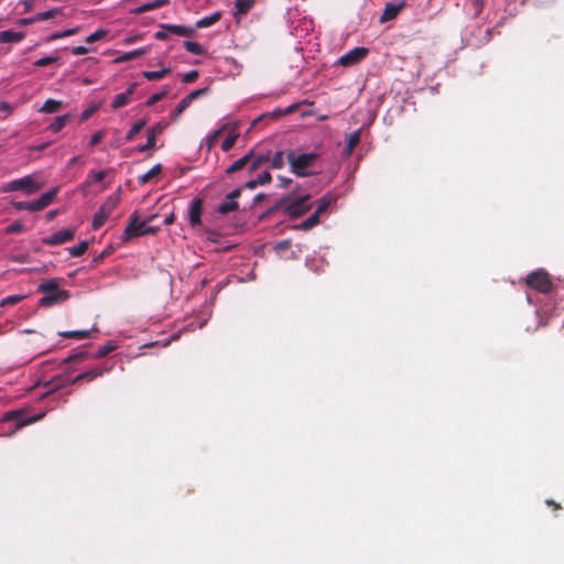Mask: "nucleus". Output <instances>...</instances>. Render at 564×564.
Segmentation results:
<instances>
[{"label":"nucleus","instance_id":"obj_51","mask_svg":"<svg viewBox=\"0 0 564 564\" xmlns=\"http://www.w3.org/2000/svg\"><path fill=\"white\" fill-rule=\"evenodd\" d=\"M25 227L22 223L15 221L9 225L6 229L7 234H19L24 231Z\"/></svg>","mask_w":564,"mask_h":564},{"label":"nucleus","instance_id":"obj_54","mask_svg":"<svg viewBox=\"0 0 564 564\" xmlns=\"http://www.w3.org/2000/svg\"><path fill=\"white\" fill-rule=\"evenodd\" d=\"M21 299L22 297L18 296V295L7 296L1 300L0 306L14 305V304L19 303L21 301Z\"/></svg>","mask_w":564,"mask_h":564},{"label":"nucleus","instance_id":"obj_39","mask_svg":"<svg viewBox=\"0 0 564 564\" xmlns=\"http://www.w3.org/2000/svg\"><path fill=\"white\" fill-rule=\"evenodd\" d=\"M267 161H269V155H259L257 158L253 156L248 164L249 171L254 172Z\"/></svg>","mask_w":564,"mask_h":564},{"label":"nucleus","instance_id":"obj_43","mask_svg":"<svg viewBox=\"0 0 564 564\" xmlns=\"http://www.w3.org/2000/svg\"><path fill=\"white\" fill-rule=\"evenodd\" d=\"M167 127L166 122L160 121L152 126L150 129L147 130V134L153 135L155 139L158 135L162 134L165 128Z\"/></svg>","mask_w":564,"mask_h":564},{"label":"nucleus","instance_id":"obj_12","mask_svg":"<svg viewBox=\"0 0 564 564\" xmlns=\"http://www.w3.org/2000/svg\"><path fill=\"white\" fill-rule=\"evenodd\" d=\"M404 7H405L404 1H401L399 3H394V2L387 3L383 9V13L380 17V22L384 23V22L395 19Z\"/></svg>","mask_w":564,"mask_h":564},{"label":"nucleus","instance_id":"obj_17","mask_svg":"<svg viewBox=\"0 0 564 564\" xmlns=\"http://www.w3.org/2000/svg\"><path fill=\"white\" fill-rule=\"evenodd\" d=\"M161 29L169 31L178 36H192L194 34V29L189 26L175 25V24H160Z\"/></svg>","mask_w":564,"mask_h":564},{"label":"nucleus","instance_id":"obj_44","mask_svg":"<svg viewBox=\"0 0 564 564\" xmlns=\"http://www.w3.org/2000/svg\"><path fill=\"white\" fill-rule=\"evenodd\" d=\"M239 134L238 133H232L230 134L229 137H227L225 139V141L221 143V150L224 152H228L230 149H232V147L235 145L237 139H238Z\"/></svg>","mask_w":564,"mask_h":564},{"label":"nucleus","instance_id":"obj_49","mask_svg":"<svg viewBox=\"0 0 564 564\" xmlns=\"http://www.w3.org/2000/svg\"><path fill=\"white\" fill-rule=\"evenodd\" d=\"M169 93V88H165L164 90H162L161 93H158V94H154L152 95L148 100H147V106H153L155 105L158 101L162 100Z\"/></svg>","mask_w":564,"mask_h":564},{"label":"nucleus","instance_id":"obj_19","mask_svg":"<svg viewBox=\"0 0 564 564\" xmlns=\"http://www.w3.org/2000/svg\"><path fill=\"white\" fill-rule=\"evenodd\" d=\"M149 52V48L148 47H142V48H137L134 51H131V52H127L120 56H118L115 62L116 63H124V62H129V61H132L139 56H142L144 54H147Z\"/></svg>","mask_w":564,"mask_h":564},{"label":"nucleus","instance_id":"obj_18","mask_svg":"<svg viewBox=\"0 0 564 564\" xmlns=\"http://www.w3.org/2000/svg\"><path fill=\"white\" fill-rule=\"evenodd\" d=\"M57 194V188H53L44 193L39 199L35 200L39 212L51 205Z\"/></svg>","mask_w":564,"mask_h":564},{"label":"nucleus","instance_id":"obj_13","mask_svg":"<svg viewBox=\"0 0 564 564\" xmlns=\"http://www.w3.org/2000/svg\"><path fill=\"white\" fill-rule=\"evenodd\" d=\"M137 86H138L137 83H132L124 93H120V94L116 95L111 102V108L118 109V108L124 107L128 104H130L131 96L134 93Z\"/></svg>","mask_w":564,"mask_h":564},{"label":"nucleus","instance_id":"obj_55","mask_svg":"<svg viewBox=\"0 0 564 564\" xmlns=\"http://www.w3.org/2000/svg\"><path fill=\"white\" fill-rule=\"evenodd\" d=\"M226 127H221L218 130L214 131L208 138V149H212L217 140V138L223 133Z\"/></svg>","mask_w":564,"mask_h":564},{"label":"nucleus","instance_id":"obj_2","mask_svg":"<svg viewBox=\"0 0 564 564\" xmlns=\"http://www.w3.org/2000/svg\"><path fill=\"white\" fill-rule=\"evenodd\" d=\"M318 156L319 155L316 152L297 154L295 151H290L286 154L291 172L299 177H305L314 174L310 169L316 162Z\"/></svg>","mask_w":564,"mask_h":564},{"label":"nucleus","instance_id":"obj_29","mask_svg":"<svg viewBox=\"0 0 564 564\" xmlns=\"http://www.w3.org/2000/svg\"><path fill=\"white\" fill-rule=\"evenodd\" d=\"M59 13H61V9L54 8V9H51L48 11L36 13L34 17H32V20L33 21H37V22L39 21H46L48 19L55 18Z\"/></svg>","mask_w":564,"mask_h":564},{"label":"nucleus","instance_id":"obj_27","mask_svg":"<svg viewBox=\"0 0 564 564\" xmlns=\"http://www.w3.org/2000/svg\"><path fill=\"white\" fill-rule=\"evenodd\" d=\"M170 73H171V68L166 67V68H162L161 70H145V72H143V76L148 80H158V79L165 77Z\"/></svg>","mask_w":564,"mask_h":564},{"label":"nucleus","instance_id":"obj_47","mask_svg":"<svg viewBox=\"0 0 564 564\" xmlns=\"http://www.w3.org/2000/svg\"><path fill=\"white\" fill-rule=\"evenodd\" d=\"M115 348H116L115 345H112L111 343H108V344H106V345H104V346L98 348L95 357L96 358H102V357L107 356L108 354H110L111 351H113Z\"/></svg>","mask_w":564,"mask_h":564},{"label":"nucleus","instance_id":"obj_30","mask_svg":"<svg viewBox=\"0 0 564 564\" xmlns=\"http://www.w3.org/2000/svg\"><path fill=\"white\" fill-rule=\"evenodd\" d=\"M119 203L118 196H110L100 207V209L106 213L108 216L117 208Z\"/></svg>","mask_w":564,"mask_h":564},{"label":"nucleus","instance_id":"obj_20","mask_svg":"<svg viewBox=\"0 0 564 564\" xmlns=\"http://www.w3.org/2000/svg\"><path fill=\"white\" fill-rule=\"evenodd\" d=\"M220 18H221V13L219 11H217L208 17H204V18L199 19L195 25L198 29L208 28V26H212L215 23H217L220 20Z\"/></svg>","mask_w":564,"mask_h":564},{"label":"nucleus","instance_id":"obj_14","mask_svg":"<svg viewBox=\"0 0 564 564\" xmlns=\"http://www.w3.org/2000/svg\"><path fill=\"white\" fill-rule=\"evenodd\" d=\"M76 382L73 381V378H70L68 375H59V376H56L54 378H52L46 384L45 387L50 390V391H55V390H58L63 387H66V386H69V384H75Z\"/></svg>","mask_w":564,"mask_h":564},{"label":"nucleus","instance_id":"obj_26","mask_svg":"<svg viewBox=\"0 0 564 564\" xmlns=\"http://www.w3.org/2000/svg\"><path fill=\"white\" fill-rule=\"evenodd\" d=\"M333 202H334V197L330 194H327V195L323 196L318 200V206H317V208H316V210L314 213L317 216H321L324 212H326L328 209V207L330 206V204Z\"/></svg>","mask_w":564,"mask_h":564},{"label":"nucleus","instance_id":"obj_50","mask_svg":"<svg viewBox=\"0 0 564 564\" xmlns=\"http://www.w3.org/2000/svg\"><path fill=\"white\" fill-rule=\"evenodd\" d=\"M170 3V0H155L153 2H149L144 4L145 12L159 9Z\"/></svg>","mask_w":564,"mask_h":564},{"label":"nucleus","instance_id":"obj_22","mask_svg":"<svg viewBox=\"0 0 564 564\" xmlns=\"http://www.w3.org/2000/svg\"><path fill=\"white\" fill-rule=\"evenodd\" d=\"M161 172H162V165L161 164H156L151 170H149L147 173L140 175L138 177V181L142 185L148 184L149 182H151V180L153 177H155L159 174H161Z\"/></svg>","mask_w":564,"mask_h":564},{"label":"nucleus","instance_id":"obj_9","mask_svg":"<svg viewBox=\"0 0 564 564\" xmlns=\"http://www.w3.org/2000/svg\"><path fill=\"white\" fill-rule=\"evenodd\" d=\"M21 412L20 411H9L7 413H4V415L2 416V421L3 422H9V421H17V424H15V429L19 430L25 425H29L31 423H34L39 420H41L44 414H40V415H36V416H32V417H28V419H23L21 417Z\"/></svg>","mask_w":564,"mask_h":564},{"label":"nucleus","instance_id":"obj_8","mask_svg":"<svg viewBox=\"0 0 564 564\" xmlns=\"http://www.w3.org/2000/svg\"><path fill=\"white\" fill-rule=\"evenodd\" d=\"M74 237H75L74 229H63L57 232H54L50 237L44 238L43 242L46 246H58V245H62V243L73 240Z\"/></svg>","mask_w":564,"mask_h":564},{"label":"nucleus","instance_id":"obj_1","mask_svg":"<svg viewBox=\"0 0 564 564\" xmlns=\"http://www.w3.org/2000/svg\"><path fill=\"white\" fill-rule=\"evenodd\" d=\"M39 291L43 293V296L39 300V304L44 307L63 303L70 296L68 291L59 289L58 282L55 279L41 283Z\"/></svg>","mask_w":564,"mask_h":564},{"label":"nucleus","instance_id":"obj_4","mask_svg":"<svg viewBox=\"0 0 564 564\" xmlns=\"http://www.w3.org/2000/svg\"><path fill=\"white\" fill-rule=\"evenodd\" d=\"M160 229V226L147 225V221H140L137 212L130 216L129 225L124 230L126 239H131L140 236L155 234Z\"/></svg>","mask_w":564,"mask_h":564},{"label":"nucleus","instance_id":"obj_64","mask_svg":"<svg viewBox=\"0 0 564 564\" xmlns=\"http://www.w3.org/2000/svg\"><path fill=\"white\" fill-rule=\"evenodd\" d=\"M545 502L549 507L552 508L553 511H557V510L562 509V506L552 499H547Z\"/></svg>","mask_w":564,"mask_h":564},{"label":"nucleus","instance_id":"obj_32","mask_svg":"<svg viewBox=\"0 0 564 564\" xmlns=\"http://www.w3.org/2000/svg\"><path fill=\"white\" fill-rule=\"evenodd\" d=\"M61 336L66 338H74L77 340L88 338L90 336V330H72V332H63L59 333Z\"/></svg>","mask_w":564,"mask_h":564},{"label":"nucleus","instance_id":"obj_60","mask_svg":"<svg viewBox=\"0 0 564 564\" xmlns=\"http://www.w3.org/2000/svg\"><path fill=\"white\" fill-rule=\"evenodd\" d=\"M167 32L166 30L164 29H161L160 31H158L155 34H154V37L156 40H160V41H165L169 39V35H167Z\"/></svg>","mask_w":564,"mask_h":564},{"label":"nucleus","instance_id":"obj_36","mask_svg":"<svg viewBox=\"0 0 564 564\" xmlns=\"http://www.w3.org/2000/svg\"><path fill=\"white\" fill-rule=\"evenodd\" d=\"M285 154L283 151H276L271 159L272 169H282L285 165Z\"/></svg>","mask_w":564,"mask_h":564},{"label":"nucleus","instance_id":"obj_57","mask_svg":"<svg viewBox=\"0 0 564 564\" xmlns=\"http://www.w3.org/2000/svg\"><path fill=\"white\" fill-rule=\"evenodd\" d=\"M257 183L260 185H264V184H268L271 182L272 177H271V174L270 172L268 171H264L263 173H261L257 178Z\"/></svg>","mask_w":564,"mask_h":564},{"label":"nucleus","instance_id":"obj_15","mask_svg":"<svg viewBox=\"0 0 564 564\" xmlns=\"http://www.w3.org/2000/svg\"><path fill=\"white\" fill-rule=\"evenodd\" d=\"M253 158V151H249L246 155L235 161L227 170L226 174L230 175L245 169Z\"/></svg>","mask_w":564,"mask_h":564},{"label":"nucleus","instance_id":"obj_42","mask_svg":"<svg viewBox=\"0 0 564 564\" xmlns=\"http://www.w3.org/2000/svg\"><path fill=\"white\" fill-rule=\"evenodd\" d=\"M155 147H156V139L151 134H147V143L138 145L137 151L138 152H147L149 150H153Z\"/></svg>","mask_w":564,"mask_h":564},{"label":"nucleus","instance_id":"obj_45","mask_svg":"<svg viewBox=\"0 0 564 564\" xmlns=\"http://www.w3.org/2000/svg\"><path fill=\"white\" fill-rule=\"evenodd\" d=\"M107 35V31L99 29L96 32L91 33L89 36L86 37L85 42L87 44L95 43L101 39H104Z\"/></svg>","mask_w":564,"mask_h":564},{"label":"nucleus","instance_id":"obj_37","mask_svg":"<svg viewBox=\"0 0 564 564\" xmlns=\"http://www.w3.org/2000/svg\"><path fill=\"white\" fill-rule=\"evenodd\" d=\"M239 208V205L236 200L224 202L219 205L218 212L223 215H226L230 212H235Z\"/></svg>","mask_w":564,"mask_h":564},{"label":"nucleus","instance_id":"obj_21","mask_svg":"<svg viewBox=\"0 0 564 564\" xmlns=\"http://www.w3.org/2000/svg\"><path fill=\"white\" fill-rule=\"evenodd\" d=\"M23 39V33L13 31L0 32V43H17Z\"/></svg>","mask_w":564,"mask_h":564},{"label":"nucleus","instance_id":"obj_40","mask_svg":"<svg viewBox=\"0 0 564 564\" xmlns=\"http://www.w3.org/2000/svg\"><path fill=\"white\" fill-rule=\"evenodd\" d=\"M267 161H269V155H259L257 158L253 156L248 164L249 171L254 172Z\"/></svg>","mask_w":564,"mask_h":564},{"label":"nucleus","instance_id":"obj_56","mask_svg":"<svg viewBox=\"0 0 564 564\" xmlns=\"http://www.w3.org/2000/svg\"><path fill=\"white\" fill-rule=\"evenodd\" d=\"M198 76H199V74L197 70H191L183 76L182 82L189 84V83L195 82L198 78Z\"/></svg>","mask_w":564,"mask_h":564},{"label":"nucleus","instance_id":"obj_23","mask_svg":"<svg viewBox=\"0 0 564 564\" xmlns=\"http://www.w3.org/2000/svg\"><path fill=\"white\" fill-rule=\"evenodd\" d=\"M70 120V115H63L55 117L54 121L50 124L52 132H59Z\"/></svg>","mask_w":564,"mask_h":564},{"label":"nucleus","instance_id":"obj_11","mask_svg":"<svg viewBox=\"0 0 564 564\" xmlns=\"http://www.w3.org/2000/svg\"><path fill=\"white\" fill-rule=\"evenodd\" d=\"M202 213H203V200L200 198L193 199L188 206V219H189V224L193 227L200 225Z\"/></svg>","mask_w":564,"mask_h":564},{"label":"nucleus","instance_id":"obj_38","mask_svg":"<svg viewBox=\"0 0 564 564\" xmlns=\"http://www.w3.org/2000/svg\"><path fill=\"white\" fill-rule=\"evenodd\" d=\"M18 210H29L31 213L39 212L35 200L33 202H15L13 204Z\"/></svg>","mask_w":564,"mask_h":564},{"label":"nucleus","instance_id":"obj_61","mask_svg":"<svg viewBox=\"0 0 564 564\" xmlns=\"http://www.w3.org/2000/svg\"><path fill=\"white\" fill-rule=\"evenodd\" d=\"M282 116H284L283 110L282 109H275L274 111L269 112V113L264 115L263 117H270L272 119H279Z\"/></svg>","mask_w":564,"mask_h":564},{"label":"nucleus","instance_id":"obj_7","mask_svg":"<svg viewBox=\"0 0 564 564\" xmlns=\"http://www.w3.org/2000/svg\"><path fill=\"white\" fill-rule=\"evenodd\" d=\"M368 55V50L366 47H355L350 50L348 53L343 55L338 63L341 66H351L354 64L359 63Z\"/></svg>","mask_w":564,"mask_h":564},{"label":"nucleus","instance_id":"obj_3","mask_svg":"<svg viewBox=\"0 0 564 564\" xmlns=\"http://www.w3.org/2000/svg\"><path fill=\"white\" fill-rule=\"evenodd\" d=\"M310 195H303L297 198H292L291 196H286L281 198L270 212H273L278 208H283L284 213L290 216V218H297L308 212L312 207L310 203Z\"/></svg>","mask_w":564,"mask_h":564},{"label":"nucleus","instance_id":"obj_52","mask_svg":"<svg viewBox=\"0 0 564 564\" xmlns=\"http://www.w3.org/2000/svg\"><path fill=\"white\" fill-rule=\"evenodd\" d=\"M107 176V173L105 171L99 172H90L88 175V180L90 182L99 183L102 182Z\"/></svg>","mask_w":564,"mask_h":564},{"label":"nucleus","instance_id":"obj_10","mask_svg":"<svg viewBox=\"0 0 564 564\" xmlns=\"http://www.w3.org/2000/svg\"><path fill=\"white\" fill-rule=\"evenodd\" d=\"M110 371V368L108 367H105V366H97L88 371H85V372H82L79 373L78 376H76L75 378H73V381L78 383L83 380L87 381V382H90V381H94L95 379L99 378V377H102L105 373L109 372Z\"/></svg>","mask_w":564,"mask_h":564},{"label":"nucleus","instance_id":"obj_53","mask_svg":"<svg viewBox=\"0 0 564 564\" xmlns=\"http://www.w3.org/2000/svg\"><path fill=\"white\" fill-rule=\"evenodd\" d=\"M87 357H88V352L87 351H80L78 354H74V355L68 356L67 358H65L63 360V362L64 364H69V362H73V361L83 360V359H85Z\"/></svg>","mask_w":564,"mask_h":564},{"label":"nucleus","instance_id":"obj_28","mask_svg":"<svg viewBox=\"0 0 564 564\" xmlns=\"http://www.w3.org/2000/svg\"><path fill=\"white\" fill-rule=\"evenodd\" d=\"M319 223V216H317L315 213L312 214L306 220L302 221L300 225L295 226L296 229L300 230H308Z\"/></svg>","mask_w":564,"mask_h":564},{"label":"nucleus","instance_id":"obj_63","mask_svg":"<svg viewBox=\"0 0 564 564\" xmlns=\"http://www.w3.org/2000/svg\"><path fill=\"white\" fill-rule=\"evenodd\" d=\"M241 195V189L236 188L227 195L228 200H236Z\"/></svg>","mask_w":564,"mask_h":564},{"label":"nucleus","instance_id":"obj_62","mask_svg":"<svg viewBox=\"0 0 564 564\" xmlns=\"http://www.w3.org/2000/svg\"><path fill=\"white\" fill-rule=\"evenodd\" d=\"M96 111V108L95 107H90L86 110H84L82 112V116H80V119L82 120H87L88 118H90L93 116V113Z\"/></svg>","mask_w":564,"mask_h":564},{"label":"nucleus","instance_id":"obj_34","mask_svg":"<svg viewBox=\"0 0 564 564\" xmlns=\"http://www.w3.org/2000/svg\"><path fill=\"white\" fill-rule=\"evenodd\" d=\"M89 242L87 240L80 241L77 246L69 248V254L72 257H80L88 249Z\"/></svg>","mask_w":564,"mask_h":564},{"label":"nucleus","instance_id":"obj_5","mask_svg":"<svg viewBox=\"0 0 564 564\" xmlns=\"http://www.w3.org/2000/svg\"><path fill=\"white\" fill-rule=\"evenodd\" d=\"M525 283L529 288L547 294L553 290V282L550 274L544 270H536L527 275Z\"/></svg>","mask_w":564,"mask_h":564},{"label":"nucleus","instance_id":"obj_48","mask_svg":"<svg viewBox=\"0 0 564 564\" xmlns=\"http://www.w3.org/2000/svg\"><path fill=\"white\" fill-rule=\"evenodd\" d=\"M208 91V88H199V89H195L193 90L192 93H189L187 96H185L184 98L189 102L192 104L195 99L206 95Z\"/></svg>","mask_w":564,"mask_h":564},{"label":"nucleus","instance_id":"obj_16","mask_svg":"<svg viewBox=\"0 0 564 564\" xmlns=\"http://www.w3.org/2000/svg\"><path fill=\"white\" fill-rule=\"evenodd\" d=\"M360 139H361V130L360 129L355 130L347 137V144L344 150L345 156H350L354 153L355 148L360 143Z\"/></svg>","mask_w":564,"mask_h":564},{"label":"nucleus","instance_id":"obj_59","mask_svg":"<svg viewBox=\"0 0 564 564\" xmlns=\"http://www.w3.org/2000/svg\"><path fill=\"white\" fill-rule=\"evenodd\" d=\"M88 52H89V50H88L86 46H82V45H80V46H74V47L72 48V53H73L74 55H85V54H87Z\"/></svg>","mask_w":564,"mask_h":564},{"label":"nucleus","instance_id":"obj_24","mask_svg":"<svg viewBox=\"0 0 564 564\" xmlns=\"http://www.w3.org/2000/svg\"><path fill=\"white\" fill-rule=\"evenodd\" d=\"M62 106L63 104L59 100L47 99L41 107L40 111L44 113H54L57 112Z\"/></svg>","mask_w":564,"mask_h":564},{"label":"nucleus","instance_id":"obj_46","mask_svg":"<svg viewBox=\"0 0 564 564\" xmlns=\"http://www.w3.org/2000/svg\"><path fill=\"white\" fill-rule=\"evenodd\" d=\"M57 59H58L57 55L45 56V57L36 59L34 62V65L37 66V67H45V66H48V65L57 62Z\"/></svg>","mask_w":564,"mask_h":564},{"label":"nucleus","instance_id":"obj_31","mask_svg":"<svg viewBox=\"0 0 564 564\" xmlns=\"http://www.w3.org/2000/svg\"><path fill=\"white\" fill-rule=\"evenodd\" d=\"M254 0H236V17L246 14L253 6Z\"/></svg>","mask_w":564,"mask_h":564},{"label":"nucleus","instance_id":"obj_35","mask_svg":"<svg viewBox=\"0 0 564 564\" xmlns=\"http://www.w3.org/2000/svg\"><path fill=\"white\" fill-rule=\"evenodd\" d=\"M191 106V104L185 99L183 98L176 106V108L174 109V111L171 113V118L172 120H177L180 118V116Z\"/></svg>","mask_w":564,"mask_h":564},{"label":"nucleus","instance_id":"obj_41","mask_svg":"<svg viewBox=\"0 0 564 564\" xmlns=\"http://www.w3.org/2000/svg\"><path fill=\"white\" fill-rule=\"evenodd\" d=\"M184 47L187 52L193 53L195 55H200L204 53L203 46L197 42L185 41Z\"/></svg>","mask_w":564,"mask_h":564},{"label":"nucleus","instance_id":"obj_58","mask_svg":"<svg viewBox=\"0 0 564 564\" xmlns=\"http://www.w3.org/2000/svg\"><path fill=\"white\" fill-rule=\"evenodd\" d=\"M104 137H105V132L104 131L96 132L95 134L91 135L90 141H89V145L90 147L97 145L102 140Z\"/></svg>","mask_w":564,"mask_h":564},{"label":"nucleus","instance_id":"obj_6","mask_svg":"<svg viewBox=\"0 0 564 564\" xmlns=\"http://www.w3.org/2000/svg\"><path fill=\"white\" fill-rule=\"evenodd\" d=\"M41 188L39 184L35 183L34 178L31 175H26L22 178L14 180L6 184L2 192H15V191H25L28 194H33Z\"/></svg>","mask_w":564,"mask_h":564},{"label":"nucleus","instance_id":"obj_33","mask_svg":"<svg viewBox=\"0 0 564 564\" xmlns=\"http://www.w3.org/2000/svg\"><path fill=\"white\" fill-rule=\"evenodd\" d=\"M108 217L109 216L99 208V210L95 214V216L93 218V224H91L93 229L97 230L101 226H104V224L106 223Z\"/></svg>","mask_w":564,"mask_h":564},{"label":"nucleus","instance_id":"obj_25","mask_svg":"<svg viewBox=\"0 0 564 564\" xmlns=\"http://www.w3.org/2000/svg\"><path fill=\"white\" fill-rule=\"evenodd\" d=\"M147 124V120L145 119H141L139 120L138 122H135L131 129L128 131L127 135H126V140L128 142H131L134 140V138L137 137V134L140 133V131L145 127Z\"/></svg>","mask_w":564,"mask_h":564}]
</instances>
